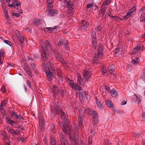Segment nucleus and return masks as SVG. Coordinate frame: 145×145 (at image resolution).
<instances>
[{"instance_id":"obj_4","label":"nucleus","mask_w":145,"mask_h":145,"mask_svg":"<svg viewBox=\"0 0 145 145\" xmlns=\"http://www.w3.org/2000/svg\"><path fill=\"white\" fill-rule=\"evenodd\" d=\"M98 49V54H95L93 57L94 60H97L98 57L101 58L103 56V48L101 44H99Z\"/></svg>"},{"instance_id":"obj_42","label":"nucleus","mask_w":145,"mask_h":145,"mask_svg":"<svg viewBox=\"0 0 145 145\" xmlns=\"http://www.w3.org/2000/svg\"><path fill=\"white\" fill-rule=\"evenodd\" d=\"M59 61L63 64L65 65V67H68L67 63L64 60L63 58H62V59Z\"/></svg>"},{"instance_id":"obj_20","label":"nucleus","mask_w":145,"mask_h":145,"mask_svg":"<svg viewBox=\"0 0 145 145\" xmlns=\"http://www.w3.org/2000/svg\"><path fill=\"white\" fill-rule=\"evenodd\" d=\"M108 69L110 74H111L114 73V67L113 65H109L108 67Z\"/></svg>"},{"instance_id":"obj_40","label":"nucleus","mask_w":145,"mask_h":145,"mask_svg":"<svg viewBox=\"0 0 145 145\" xmlns=\"http://www.w3.org/2000/svg\"><path fill=\"white\" fill-rule=\"evenodd\" d=\"M4 136L5 139H6L7 140V141L6 142L5 144L6 145H10V142L9 139H8L6 135H5Z\"/></svg>"},{"instance_id":"obj_33","label":"nucleus","mask_w":145,"mask_h":145,"mask_svg":"<svg viewBox=\"0 0 145 145\" xmlns=\"http://www.w3.org/2000/svg\"><path fill=\"white\" fill-rule=\"evenodd\" d=\"M7 123H10L11 125L12 126L13 123H15V122L13 120L11 119L10 118H8L7 121Z\"/></svg>"},{"instance_id":"obj_16","label":"nucleus","mask_w":145,"mask_h":145,"mask_svg":"<svg viewBox=\"0 0 145 145\" xmlns=\"http://www.w3.org/2000/svg\"><path fill=\"white\" fill-rule=\"evenodd\" d=\"M17 37L18 40L21 42V44H20L21 47H23L24 45V39H25V38L24 36H19Z\"/></svg>"},{"instance_id":"obj_31","label":"nucleus","mask_w":145,"mask_h":145,"mask_svg":"<svg viewBox=\"0 0 145 145\" xmlns=\"http://www.w3.org/2000/svg\"><path fill=\"white\" fill-rule=\"evenodd\" d=\"M91 39L97 38L96 32L95 31H94L93 30L91 33Z\"/></svg>"},{"instance_id":"obj_56","label":"nucleus","mask_w":145,"mask_h":145,"mask_svg":"<svg viewBox=\"0 0 145 145\" xmlns=\"http://www.w3.org/2000/svg\"><path fill=\"white\" fill-rule=\"evenodd\" d=\"M24 70L25 71H27L30 70V69L29 67H28L27 66L25 65L24 66Z\"/></svg>"},{"instance_id":"obj_63","label":"nucleus","mask_w":145,"mask_h":145,"mask_svg":"<svg viewBox=\"0 0 145 145\" xmlns=\"http://www.w3.org/2000/svg\"><path fill=\"white\" fill-rule=\"evenodd\" d=\"M78 125L80 126L81 127L82 126V121H79L78 123Z\"/></svg>"},{"instance_id":"obj_64","label":"nucleus","mask_w":145,"mask_h":145,"mask_svg":"<svg viewBox=\"0 0 145 145\" xmlns=\"http://www.w3.org/2000/svg\"><path fill=\"white\" fill-rule=\"evenodd\" d=\"M0 110L1 111V112L2 114H3V112H5V111L4 110L3 108V107H1V106H0Z\"/></svg>"},{"instance_id":"obj_38","label":"nucleus","mask_w":145,"mask_h":145,"mask_svg":"<svg viewBox=\"0 0 145 145\" xmlns=\"http://www.w3.org/2000/svg\"><path fill=\"white\" fill-rule=\"evenodd\" d=\"M33 57L36 60H38L39 59L40 55L39 54L35 53L34 54Z\"/></svg>"},{"instance_id":"obj_34","label":"nucleus","mask_w":145,"mask_h":145,"mask_svg":"<svg viewBox=\"0 0 145 145\" xmlns=\"http://www.w3.org/2000/svg\"><path fill=\"white\" fill-rule=\"evenodd\" d=\"M39 124H44V118H43V117H40L39 118Z\"/></svg>"},{"instance_id":"obj_57","label":"nucleus","mask_w":145,"mask_h":145,"mask_svg":"<svg viewBox=\"0 0 145 145\" xmlns=\"http://www.w3.org/2000/svg\"><path fill=\"white\" fill-rule=\"evenodd\" d=\"M40 20H37L35 22V24L36 25H38L40 23Z\"/></svg>"},{"instance_id":"obj_60","label":"nucleus","mask_w":145,"mask_h":145,"mask_svg":"<svg viewBox=\"0 0 145 145\" xmlns=\"http://www.w3.org/2000/svg\"><path fill=\"white\" fill-rule=\"evenodd\" d=\"M8 6L10 7H13V8H14V4L13 3H12L10 4L9 3Z\"/></svg>"},{"instance_id":"obj_30","label":"nucleus","mask_w":145,"mask_h":145,"mask_svg":"<svg viewBox=\"0 0 145 145\" xmlns=\"http://www.w3.org/2000/svg\"><path fill=\"white\" fill-rule=\"evenodd\" d=\"M96 104L97 106L101 110H102L103 109V106L101 104V103L99 101L97 100L96 101Z\"/></svg>"},{"instance_id":"obj_25","label":"nucleus","mask_w":145,"mask_h":145,"mask_svg":"<svg viewBox=\"0 0 145 145\" xmlns=\"http://www.w3.org/2000/svg\"><path fill=\"white\" fill-rule=\"evenodd\" d=\"M110 93L112 97L117 96L118 94V93L114 89H113L110 91Z\"/></svg>"},{"instance_id":"obj_10","label":"nucleus","mask_w":145,"mask_h":145,"mask_svg":"<svg viewBox=\"0 0 145 145\" xmlns=\"http://www.w3.org/2000/svg\"><path fill=\"white\" fill-rule=\"evenodd\" d=\"M52 8H50L49 10H47L48 11V14L50 17L55 16L57 14L58 11L55 9H52Z\"/></svg>"},{"instance_id":"obj_22","label":"nucleus","mask_w":145,"mask_h":145,"mask_svg":"<svg viewBox=\"0 0 145 145\" xmlns=\"http://www.w3.org/2000/svg\"><path fill=\"white\" fill-rule=\"evenodd\" d=\"M72 85V86H71V87L73 89L78 90H80L82 89L81 87L76 83L74 84L73 83V85Z\"/></svg>"},{"instance_id":"obj_27","label":"nucleus","mask_w":145,"mask_h":145,"mask_svg":"<svg viewBox=\"0 0 145 145\" xmlns=\"http://www.w3.org/2000/svg\"><path fill=\"white\" fill-rule=\"evenodd\" d=\"M92 113V115L91 116H93V121H96V120L99 121L98 117L96 112H93Z\"/></svg>"},{"instance_id":"obj_29","label":"nucleus","mask_w":145,"mask_h":145,"mask_svg":"<svg viewBox=\"0 0 145 145\" xmlns=\"http://www.w3.org/2000/svg\"><path fill=\"white\" fill-rule=\"evenodd\" d=\"M140 21L141 22H145V13H142L140 17Z\"/></svg>"},{"instance_id":"obj_23","label":"nucleus","mask_w":145,"mask_h":145,"mask_svg":"<svg viewBox=\"0 0 145 145\" xmlns=\"http://www.w3.org/2000/svg\"><path fill=\"white\" fill-rule=\"evenodd\" d=\"M61 137L62 138V141L61 140V143L59 145H68L66 140L64 138V136L62 135Z\"/></svg>"},{"instance_id":"obj_12","label":"nucleus","mask_w":145,"mask_h":145,"mask_svg":"<svg viewBox=\"0 0 145 145\" xmlns=\"http://www.w3.org/2000/svg\"><path fill=\"white\" fill-rule=\"evenodd\" d=\"M49 58L47 61H45V62H48L47 64L48 66V70L51 71L52 72H54L55 70V68L54 67L53 63L51 62V60L49 61Z\"/></svg>"},{"instance_id":"obj_6","label":"nucleus","mask_w":145,"mask_h":145,"mask_svg":"<svg viewBox=\"0 0 145 145\" xmlns=\"http://www.w3.org/2000/svg\"><path fill=\"white\" fill-rule=\"evenodd\" d=\"M52 52L56 59L57 61H59L63 58L61 54L58 51L56 50H53Z\"/></svg>"},{"instance_id":"obj_44","label":"nucleus","mask_w":145,"mask_h":145,"mask_svg":"<svg viewBox=\"0 0 145 145\" xmlns=\"http://www.w3.org/2000/svg\"><path fill=\"white\" fill-rule=\"evenodd\" d=\"M102 71L103 72V73L104 74H106L107 72L106 68L105 67H104L102 68Z\"/></svg>"},{"instance_id":"obj_36","label":"nucleus","mask_w":145,"mask_h":145,"mask_svg":"<svg viewBox=\"0 0 145 145\" xmlns=\"http://www.w3.org/2000/svg\"><path fill=\"white\" fill-rule=\"evenodd\" d=\"M92 45L93 46L94 50H95L96 49V48L97 47L98 44L97 42H91Z\"/></svg>"},{"instance_id":"obj_5","label":"nucleus","mask_w":145,"mask_h":145,"mask_svg":"<svg viewBox=\"0 0 145 145\" xmlns=\"http://www.w3.org/2000/svg\"><path fill=\"white\" fill-rule=\"evenodd\" d=\"M136 10V7L135 5L133 6L131 9H130L127 12L126 15L124 16L123 19L126 20L129 18L131 16L134 12L135 13V11Z\"/></svg>"},{"instance_id":"obj_47","label":"nucleus","mask_w":145,"mask_h":145,"mask_svg":"<svg viewBox=\"0 0 145 145\" xmlns=\"http://www.w3.org/2000/svg\"><path fill=\"white\" fill-rule=\"evenodd\" d=\"M63 40H59L57 42V45L59 46H63Z\"/></svg>"},{"instance_id":"obj_35","label":"nucleus","mask_w":145,"mask_h":145,"mask_svg":"<svg viewBox=\"0 0 145 145\" xmlns=\"http://www.w3.org/2000/svg\"><path fill=\"white\" fill-rule=\"evenodd\" d=\"M4 42L7 44L8 45L10 46H12V43L10 41L7 40H3Z\"/></svg>"},{"instance_id":"obj_37","label":"nucleus","mask_w":145,"mask_h":145,"mask_svg":"<svg viewBox=\"0 0 145 145\" xmlns=\"http://www.w3.org/2000/svg\"><path fill=\"white\" fill-rule=\"evenodd\" d=\"M30 66L33 69L34 71H35V72H36L37 71V69L36 67V65L34 63H31L30 64Z\"/></svg>"},{"instance_id":"obj_50","label":"nucleus","mask_w":145,"mask_h":145,"mask_svg":"<svg viewBox=\"0 0 145 145\" xmlns=\"http://www.w3.org/2000/svg\"><path fill=\"white\" fill-rule=\"evenodd\" d=\"M57 75L58 76L61 75L62 74L61 71V69H57Z\"/></svg>"},{"instance_id":"obj_49","label":"nucleus","mask_w":145,"mask_h":145,"mask_svg":"<svg viewBox=\"0 0 145 145\" xmlns=\"http://www.w3.org/2000/svg\"><path fill=\"white\" fill-rule=\"evenodd\" d=\"M83 116V114H82V113H81V114H80L78 117V119L79 121H82Z\"/></svg>"},{"instance_id":"obj_14","label":"nucleus","mask_w":145,"mask_h":145,"mask_svg":"<svg viewBox=\"0 0 145 145\" xmlns=\"http://www.w3.org/2000/svg\"><path fill=\"white\" fill-rule=\"evenodd\" d=\"M53 92L54 95L56 96L59 93L61 94V92L59 91L57 87L56 86H54L52 88Z\"/></svg>"},{"instance_id":"obj_3","label":"nucleus","mask_w":145,"mask_h":145,"mask_svg":"<svg viewBox=\"0 0 145 145\" xmlns=\"http://www.w3.org/2000/svg\"><path fill=\"white\" fill-rule=\"evenodd\" d=\"M58 125L60 126L62 129L64 134L68 135L69 138H71V127L69 123H64L63 124L60 121H58Z\"/></svg>"},{"instance_id":"obj_53","label":"nucleus","mask_w":145,"mask_h":145,"mask_svg":"<svg viewBox=\"0 0 145 145\" xmlns=\"http://www.w3.org/2000/svg\"><path fill=\"white\" fill-rule=\"evenodd\" d=\"M6 104V103L5 101H3L1 103L0 106H1V107H3V106L5 105Z\"/></svg>"},{"instance_id":"obj_11","label":"nucleus","mask_w":145,"mask_h":145,"mask_svg":"<svg viewBox=\"0 0 145 145\" xmlns=\"http://www.w3.org/2000/svg\"><path fill=\"white\" fill-rule=\"evenodd\" d=\"M91 75V73L90 72L86 71L85 70L83 71V77L85 79L86 81L88 80L90 77Z\"/></svg>"},{"instance_id":"obj_55","label":"nucleus","mask_w":145,"mask_h":145,"mask_svg":"<svg viewBox=\"0 0 145 145\" xmlns=\"http://www.w3.org/2000/svg\"><path fill=\"white\" fill-rule=\"evenodd\" d=\"M93 5V3H90V4H88L87 5L86 7L87 8H89L91 7H92Z\"/></svg>"},{"instance_id":"obj_46","label":"nucleus","mask_w":145,"mask_h":145,"mask_svg":"<svg viewBox=\"0 0 145 145\" xmlns=\"http://www.w3.org/2000/svg\"><path fill=\"white\" fill-rule=\"evenodd\" d=\"M65 1L66 2L67 6L69 8H71L73 6V4H71L69 2L67 1L66 0Z\"/></svg>"},{"instance_id":"obj_18","label":"nucleus","mask_w":145,"mask_h":145,"mask_svg":"<svg viewBox=\"0 0 145 145\" xmlns=\"http://www.w3.org/2000/svg\"><path fill=\"white\" fill-rule=\"evenodd\" d=\"M95 112L96 111L93 110L92 109H91L89 108H86L84 110L85 113L91 116L92 115V112Z\"/></svg>"},{"instance_id":"obj_58","label":"nucleus","mask_w":145,"mask_h":145,"mask_svg":"<svg viewBox=\"0 0 145 145\" xmlns=\"http://www.w3.org/2000/svg\"><path fill=\"white\" fill-rule=\"evenodd\" d=\"M1 90L3 92H5L6 91L5 87L4 86H3Z\"/></svg>"},{"instance_id":"obj_9","label":"nucleus","mask_w":145,"mask_h":145,"mask_svg":"<svg viewBox=\"0 0 145 145\" xmlns=\"http://www.w3.org/2000/svg\"><path fill=\"white\" fill-rule=\"evenodd\" d=\"M54 72H52L49 70L46 71V74L47 75V79L50 81H51L52 80L53 78L54 77L53 73Z\"/></svg>"},{"instance_id":"obj_52","label":"nucleus","mask_w":145,"mask_h":145,"mask_svg":"<svg viewBox=\"0 0 145 145\" xmlns=\"http://www.w3.org/2000/svg\"><path fill=\"white\" fill-rule=\"evenodd\" d=\"M6 19L7 21H8V23L10 24L11 22L10 17L8 16H6Z\"/></svg>"},{"instance_id":"obj_21","label":"nucleus","mask_w":145,"mask_h":145,"mask_svg":"<svg viewBox=\"0 0 145 145\" xmlns=\"http://www.w3.org/2000/svg\"><path fill=\"white\" fill-rule=\"evenodd\" d=\"M106 9L104 8L101 7L100 10L99 11L98 15L99 16V18L102 16L105 13V12Z\"/></svg>"},{"instance_id":"obj_2","label":"nucleus","mask_w":145,"mask_h":145,"mask_svg":"<svg viewBox=\"0 0 145 145\" xmlns=\"http://www.w3.org/2000/svg\"><path fill=\"white\" fill-rule=\"evenodd\" d=\"M54 108L56 111L57 114L60 115L61 118L64 123H66V124H67V123H69V120L67 119V116L65 112H63L58 102H57L55 105H54Z\"/></svg>"},{"instance_id":"obj_8","label":"nucleus","mask_w":145,"mask_h":145,"mask_svg":"<svg viewBox=\"0 0 145 145\" xmlns=\"http://www.w3.org/2000/svg\"><path fill=\"white\" fill-rule=\"evenodd\" d=\"M58 27L57 26H55L54 27H46L44 28L43 31L45 32H49L52 33V32H55L56 31V30Z\"/></svg>"},{"instance_id":"obj_41","label":"nucleus","mask_w":145,"mask_h":145,"mask_svg":"<svg viewBox=\"0 0 145 145\" xmlns=\"http://www.w3.org/2000/svg\"><path fill=\"white\" fill-rule=\"evenodd\" d=\"M40 128L41 131H43L45 129L44 123L39 124Z\"/></svg>"},{"instance_id":"obj_54","label":"nucleus","mask_w":145,"mask_h":145,"mask_svg":"<svg viewBox=\"0 0 145 145\" xmlns=\"http://www.w3.org/2000/svg\"><path fill=\"white\" fill-rule=\"evenodd\" d=\"M100 25L98 26L97 27V30L99 33H100L99 32L101 31V27Z\"/></svg>"},{"instance_id":"obj_61","label":"nucleus","mask_w":145,"mask_h":145,"mask_svg":"<svg viewBox=\"0 0 145 145\" xmlns=\"http://www.w3.org/2000/svg\"><path fill=\"white\" fill-rule=\"evenodd\" d=\"M111 16V15H110V14L109 13H108V12H106V14L105 16V18H108V17Z\"/></svg>"},{"instance_id":"obj_28","label":"nucleus","mask_w":145,"mask_h":145,"mask_svg":"<svg viewBox=\"0 0 145 145\" xmlns=\"http://www.w3.org/2000/svg\"><path fill=\"white\" fill-rule=\"evenodd\" d=\"M50 145H56V140L53 137H51L50 139Z\"/></svg>"},{"instance_id":"obj_26","label":"nucleus","mask_w":145,"mask_h":145,"mask_svg":"<svg viewBox=\"0 0 145 145\" xmlns=\"http://www.w3.org/2000/svg\"><path fill=\"white\" fill-rule=\"evenodd\" d=\"M105 103L106 105L108 107L112 108L113 106V105L112 102L110 100H106Z\"/></svg>"},{"instance_id":"obj_13","label":"nucleus","mask_w":145,"mask_h":145,"mask_svg":"<svg viewBox=\"0 0 145 145\" xmlns=\"http://www.w3.org/2000/svg\"><path fill=\"white\" fill-rule=\"evenodd\" d=\"M89 26V23L85 21H82L81 25L80 28V30H85Z\"/></svg>"},{"instance_id":"obj_43","label":"nucleus","mask_w":145,"mask_h":145,"mask_svg":"<svg viewBox=\"0 0 145 145\" xmlns=\"http://www.w3.org/2000/svg\"><path fill=\"white\" fill-rule=\"evenodd\" d=\"M14 8H16V7L18 6L21 5L19 1L14 2Z\"/></svg>"},{"instance_id":"obj_19","label":"nucleus","mask_w":145,"mask_h":145,"mask_svg":"<svg viewBox=\"0 0 145 145\" xmlns=\"http://www.w3.org/2000/svg\"><path fill=\"white\" fill-rule=\"evenodd\" d=\"M144 49L143 44L141 43H139L137 46V51L143 50Z\"/></svg>"},{"instance_id":"obj_48","label":"nucleus","mask_w":145,"mask_h":145,"mask_svg":"<svg viewBox=\"0 0 145 145\" xmlns=\"http://www.w3.org/2000/svg\"><path fill=\"white\" fill-rule=\"evenodd\" d=\"M11 134H14L15 135V131L13 129H10L7 130Z\"/></svg>"},{"instance_id":"obj_32","label":"nucleus","mask_w":145,"mask_h":145,"mask_svg":"<svg viewBox=\"0 0 145 145\" xmlns=\"http://www.w3.org/2000/svg\"><path fill=\"white\" fill-rule=\"evenodd\" d=\"M110 3H111V2H109L107 0H106L105 1L103 2V4L101 6V7L105 8V6L106 5H109Z\"/></svg>"},{"instance_id":"obj_39","label":"nucleus","mask_w":145,"mask_h":145,"mask_svg":"<svg viewBox=\"0 0 145 145\" xmlns=\"http://www.w3.org/2000/svg\"><path fill=\"white\" fill-rule=\"evenodd\" d=\"M120 50V48L119 47H118L116 48L114 50V52L115 54L116 55L118 54H119V53Z\"/></svg>"},{"instance_id":"obj_17","label":"nucleus","mask_w":145,"mask_h":145,"mask_svg":"<svg viewBox=\"0 0 145 145\" xmlns=\"http://www.w3.org/2000/svg\"><path fill=\"white\" fill-rule=\"evenodd\" d=\"M54 105V107L53 108H51V113L50 115L51 116L55 117L56 116V114H57L56 111L54 108V105H55L57 103L55 102V103L53 102Z\"/></svg>"},{"instance_id":"obj_51","label":"nucleus","mask_w":145,"mask_h":145,"mask_svg":"<svg viewBox=\"0 0 145 145\" xmlns=\"http://www.w3.org/2000/svg\"><path fill=\"white\" fill-rule=\"evenodd\" d=\"M68 83L70 87L72 86V85H73V81L70 80L69 81H68Z\"/></svg>"},{"instance_id":"obj_62","label":"nucleus","mask_w":145,"mask_h":145,"mask_svg":"<svg viewBox=\"0 0 145 145\" xmlns=\"http://www.w3.org/2000/svg\"><path fill=\"white\" fill-rule=\"evenodd\" d=\"M92 9L95 10L97 8V6L96 5H93L92 6Z\"/></svg>"},{"instance_id":"obj_15","label":"nucleus","mask_w":145,"mask_h":145,"mask_svg":"<svg viewBox=\"0 0 145 145\" xmlns=\"http://www.w3.org/2000/svg\"><path fill=\"white\" fill-rule=\"evenodd\" d=\"M54 2V0H47V5H48L46 9L49 10L50 8H52L53 7V3Z\"/></svg>"},{"instance_id":"obj_59","label":"nucleus","mask_w":145,"mask_h":145,"mask_svg":"<svg viewBox=\"0 0 145 145\" xmlns=\"http://www.w3.org/2000/svg\"><path fill=\"white\" fill-rule=\"evenodd\" d=\"M27 85L28 86H29L30 88L31 87V82L29 81L28 80H27Z\"/></svg>"},{"instance_id":"obj_24","label":"nucleus","mask_w":145,"mask_h":145,"mask_svg":"<svg viewBox=\"0 0 145 145\" xmlns=\"http://www.w3.org/2000/svg\"><path fill=\"white\" fill-rule=\"evenodd\" d=\"M69 42L67 40L63 41V46H65L64 48L65 49L68 50H69V48L68 45V43Z\"/></svg>"},{"instance_id":"obj_7","label":"nucleus","mask_w":145,"mask_h":145,"mask_svg":"<svg viewBox=\"0 0 145 145\" xmlns=\"http://www.w3.org/2000/svg\"><path fill=\"white\" fill-rule=\"evenodd\" d=\"M9 113L11 114V117L12 118L14 117L16 119H19L20 120L24 119L23 117L21 115H18L17 113L14 112L12 110L10 111Z\"/></svg>"},{"instance_id":"obj_45","label":"nucleus","mask_w":145,"mask_h":145,"mask_svg":"<svg viewBox=\"0 0 145 145\" xmlns=\"http://www.w3.org/2000/svg\"><path fill=\"white\" fill-rule=\"evenodd\" d=\"M25 72L29 77H31L32 76L31 72L30 70L27 71Z\"/></svg>"},{"instance_id":"obj_1","label":"nucleus","mask_w":145,"mask_h":145,"mask_svg":"<svg viewBox=\"0 0 145 145\" xmlns=\"http://www.w3.org/2000/svg\"><path fill=\"white\" fill-rule=\"evenodd\" d=\"M40 44L42 48L40 50L42 60V61H47L50 57L48 50L51 49L50 43L48 40H45L41 42Z\"/></svg>"}]
</instances>
